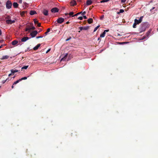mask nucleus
<instances>
[{"instance_id":"nucleus-47","label":"nucleus","mask_w":158,"mask_h":158,"mask_svg":"<svg viewBox=\"0 0 158 158\" xmlns=\"http://www.w3.org/2000/svg\"><path fill=\"white\" fill-rule=\"evenodd\" d=\"M83 18L85 19H86L87 18L86 17L85 15H83Z\"/></svg>"},{"instance_id":"nucleus-52","label":"nucleus","mask_w":158,"mask_h":158,"mask_svg":"<svg viewBox=\"0 0 158 158\" xmlns=\"http://www.w3.org/2000/svg\"><path fill=\"white\" fill-rule=\"evenodd\" d=\"M69 15V14H68V13H65V16H67V15Z\"/></svg>"},{"instance_id":"nucleus-41","label":"nucleus","mask_w":158,"mask_h":158,"mask_svg":"<svg viewBox=\"0 0 158 158\" xmlns=\"http://www.w3.org/2000/svg\"><path fill=\"white\" fill-rule=\"evenodd\" d=\"M109 31V29H108V30H105L104 31V32H105V33H106V32H108V31Z\"/></svg>"},{"instance_id":"nucleus-45","label":"nucleus","mask_w":158,"mask_h":158,"mask_svg":"<svg viewBox=\"0 0 158 158\" xmlns=\"http://www.w3.org/2000/svg\"><path fill=\"white\" fill-rule=\"evenodd\" d=\"M71 39V37H70L69 38L66 39V41H69V40L70 39Z\"/></svg>"},{"instance_id":"nucleus-34","label":"nucleus","mask_w":158,"mask_h":158,"mask_svg":"<svg viewBox=\"0 0 158 158\" xmlns=\"http://www.w3.org/2000/svg\"><path fill=\"white\" fill-rule=\"evenodd\" d=\"M27 79V77H22V78H21V79H19L20 80V81L22 80H26Z\"/></svg>"},{"instance_id":"nucleus-54","label":"nucleus","mask_w":158,"mask_h":158,"mask_svg":"<svg viewBox=\"0 0 158 158\" xmlns=\"http://www.w3.org/2000/svg\"><path fill=\"white\" fill-rule=\"evenodd\" d=\"M1 34H2V31H1V30L0 29V35H1Z\"/></svg>"},{"instance_id":"nucleus-42","label":"nucleus","mask_w":158,"mask_h":158,"mask_svg":"<svg viewBox=\"0 0 158 158\" xmlns=\"http://www.w3.org/2000/svg\"><path fill=\"white\" fill-rule=\"evenodd\" d=\"M7 80V79H6L5 80H3L2 81L3 83H4Z\"/></svg>"},{"instance_id":"nucleus-55","label":"nucleus","mask_w":158,"mask_h":158,"mask_svg":"<svg viewBox=\"0 0 158 158\" xmlns=\"http://www.w3.org/2000/svg\"><path fill=\"white\" fill-rule=\"evenodd\" d=\"M12 75V73H10V74H9L8 75V76H11V75Z\"/></svg>"},{"instance_id":"nucleus-33","label":"nucleus","mask_w":158,"mask_h":158,"mask_svg":"<svg viewBox=\"0 0 158 158\" xmlns=\"http://www.w3.org/2000/svg\"><path fill=\"white\" fill-rule=\"evenodd\" d=\"M137 24L135 22H134V23L133 24V27L134 28H136V26Z\"/></svg>"},{"instance_id":"nucleus-57","label":"nucleus","mask_w":158,"mask_h":158,"mask_svg":"<svg viewBox=\"0 0 158 158\" xmlns=\"http://www.w3.org/2000/svg\"><path fill=\"white\" fill-rule=\"evenodd\" d=\"M14 84L12 86V88H14Z\"/></svg>"},{"instance_id":"nucleus-56","label":"nucleus","mask_w":158,"mask_h":158,"mask_svg":"<svg viewBox=\"0 0 158 158\" xmlns=\"http://www.w3.org/2000/svg\"><path fill=\"white\" fill-rule=\"evenodd\" d=\"M77 1L78 2H81V0H77Z\"/></svg>"},{"instance_id":"nucleus-11","label":"nucleus","mask_w":158,"mask_h":158,"mask_svg":"<svg viewBox=\"0 0 158 158\" xmlns=\"http://www.w3.org/2000/svg\"><path fill=\"white\" fill-rule=\"evenodd\" d=\"M92 3V1L91 0H87L86 2L87 5H90Z\"/></svg>"},{"instance_id":"nucleus-13","label":"nucleus","mask_w":158,"mask_h":158,"mask_svg":"<svg viewBox=\"0 0 158 158\" xmlns=\"http://www.w3.org/2000/svg\"><path fill=\"white\" fill-rule=\"evenodd\" d=\"M43 13L46 16H47L48 15V10L45 9L44 10Z\"/></svg>"},{"instance_id":"nucleus-5","label":"nucleus","mask_w":158,"mask_h":158,"mask_svg":"<svg viewBox=\"0 0 158 158\" xmlns=\"http://www.w3.org/2000/svg\"><path fill=\"white\" fill-rule=\"evenodd\" d=\"M38 32L36 31H34L30 33V35L32 37H35L37 34Z\"/></svg>"},{"instance_id":"nucleus-18","label":"nucleus","mask_w":158,"mask_h":158,"mask_svg":"<svg viewBox=\"0 0 158 158\" xmlns=\"http://www.w3.org/2000/svg\"><path fill=\"white\" fill-rule=\"evenodd\" d=\"M18 43V41L16 40H14L12 42V44L13 45H15L17 44Z\"/></svg>"},{"instance_id":"nucleus-46","label":"nucleus","mask_w":158,"mask_h":158,"mask_svg":"<svg viewBox=\"0 0 158 158\" xmlns=\"http://www.w3.org/2000/svg\"><path fill=\"white\" fill-rule=\"evenodd\" d=\"M51 50V48L48 49L46 52V53H48Z\"/></svg>"},{"instance_id":"nucleus-22","label":"nucleus","mask_w":158,"mask_h":158,"mask_svg":"<svg viewBox=\"0 0 158 158\" xmlns=\"http://www.w3.org/2000/svg\"><path fill=\"white\" fill-rule=\"evenodd\" d=\"M73 14H74V13L73 12H70L69 14V17H68V18H69L71 16L72 17L74 16V15H73Z\"/></svg>"},{"instance_id":"nucleus-8","label":"nucleus","mask_w":158,"mask_h":158,"mask_svg":"<svg viewBox=\"0 0 158 158\" xmlns=\"http://www.w3.org/2000/svg\"><path fill=\"white\" fill-rule=\"evenodd\" d=\"M71 5L74 6L77 4L76 1L74 0H72L70 2Z\"/></svg>"},{"instance_id":"nucleus-1","label":"nucleus","mask_w":158,"mask_h":158,"mask_svg":"<svg viewBox=\"0 0 158 158\" xmlns=\"http://www.w3.org/2000/svg\"><path fill=\"white\" fill-rule=\"evenodd\" d=\"M12 3L11 2L9 1H8L6 3V7L8 9H10L11 7Z\"/></svg>"},{"instance_id":"nucleus-19","label":"nucleus","mask_w":158,"mask_h":158,"mask_svg":"<svg viewBox=\"0 0 158 158\" xmlns=\"http://www.w3.org/2000/svg\"><path fill=\"white\" fill-rule=\"evenodd\" d=\"M19 6L17 2H14L13 4V6L15 8H17Z\"/></svg>"},{"instance_id":"nucleus-27","label":"nucleus","mask_w":158,"mask_h":158,"mask_svg":"<svg viewBox=\"0 0 158 158\" xmlns=\"http://www.w3.org/2000/svg\"><path fill=\"white\" fill-rule=\"evenodd\" d=\"M34 23L35 24H37L38 23V22L37 19H34Z\"/></svg>"},{"instance_id":"nucleus-24","label":"nucleus","mask_w":158,"mask_h":158,"mask_svg":"<svg viewBox=\"0 0 158 158\" xmlns=\"http://www.w3.org/2000/svg\"><path fill=\"white\" fill-rule=\"evenodd\" d=\"M6 16L5 17V19L6 20H9L10 19V15H6Z\"/></svg>"},{"instance_id":"nucleus-23","label":"nucleus","mask_w":158,"mask_h":158,"mask_svg":"<svg viewBox=\"0 0 158 158\" xmlns=\"http://www.w3.org/2000/svg\"><path fill=\"white\" fill-rule=\"evenodd\" d=\"M105 32L103 31L102 34H101L100 35V37L102 38L104 37L105 36Z\"/></svg>"},{"instance_id":"nucleus-59","label":"nucleus","mask_w":158,"mask_h":158,"mask_svg":"<svg viewBox=\"0 0 158 158\" xmlns=\"http://www.w3.org/2000/svg\"><path fill=\"white\" fill-rule=\"evenodd\" d=\"M42 31V30L41 29L40 30V31H39V32Z\"/></svg>"},{"instance_id":"nucleus-61","label":"nucleus","mask_w":158,"mask_h":158,"mask_svg":"<svg viewBox=\"0 0 158 158\" xmlns=\"http://www.w3.org/2000/svg\"><path fill=\"white\" fill-rule=\"evenodd\" d=\"M91 9V8H90L89 9L90 10Z\"/></svg>"},{"instance_id":"nucleus-10","label":"nucleus","mask_w":158,"mask_h":158,"mask_svg":"<svg viewBox=\"0 0 158 158\" xmlns=\"http://www.w3.org/2000/svg\"><path fill=\"white\" fill-rule=\"evenodd\" d=\"M85 14H86V12L85 11H84L83 12H82V11H81V12H79V13H77L75 15H74V16H77L78 15H79V14H81L82 15H84Z\"/></svg>"},{"instance_id":"nucleus-2","label":"nucleus","mask_w":158,"mask_h":158,"mask_svg":"<svg viewBox=\"0 0 158 158\" xmlns=\"http://www.w3.org/2000/svg\"><path fill=\"white\" fill-rule=\"evenodd\" d=\"M143 18V16L140 17L139 20L135 19L134 20L135 22L137 24H139L142 22Z\"/></svg>"},{"instance_id":"nucleus-6","label":"nucleus","mask_w":158,"mask_h":158,"mask_svg":"<svg viewBox=\"0 0 158 158\" xmlns=\"http://www.w3.org/2000/svg\"><path fill=\"white\" fill-rule=\"evenodd\" d=\"M15 22V20H12L10 19L9 20H6V23L8 24H11L14 23Z\"/></svg>"},{"instance_id":"nucleus-20","label":"nucleus","mask_w":158,"mask_h":158,"mask_svg":"<svg viewBox=\"0 0 158 158\" xmlns=\"http://www.w3.org/2000/svg\"><path fill=\"white\" fill-rule=\"evenodd\" d=\"M11 73H15L19 71L18 70H17L16 69H11Z\"/></svg>"},{"instance_id":"nucleus-35","label":"nucleus","mask_w":158,"mask_h":158,"mask_svg":"<svg viewBox=\"0 0 158 158\" xmlns=\"http://www.w3.org/2000/svg\"><path fill=\"white\" fill-rule=\"evenodd\" d=\"M30 29H31V30H35V27L34 26H32V27L31 28H30Z\"/></svg>"},{"instance_id":"nucleus-40","label":"nucleus","mask_w":158,"mask_h":158,"mask_svg":"<svg viewBox=\"0 0 158 158\" xmlns=\"http://www.w3.org/2000/svg\"><path fill=\"white\" fill-rule=\"evenodd\" d=\"M145 30V29H144V30H143L142 29H140V33H141V32H143V31H144Z\"/></svg>"},{"instance_id":"nucleus-26","label":"nucleus","mask_w":158,"mask_h":158,"mask_svg":"<svg viewBox=\"0 0 158 158\" xmlns=\"http://www.w3.org/2000/svg\"><path fill=\"white\" fill-rule=\"evenodd\" d=\"M31 31V29H30V28H26L25 31H27L28 32H30Z\"/></svg>"},{"instance_id":"nucleus-25","label":"nucleus","mask_w":158,"mask_h":158,"mask_svg":"<svg viewBox=\"0 0 158 158\" xmlns=\"http://www.w3.org/2000/svg\"><path fill=\"white\" fill-rule=\"evenodd\" d=\"M28 65L25 66H24L23 67H22L21 68V69H22V70L23 69H27L28 68Z\"/></svg>"},{"instance_id":"nucleus-62","label":"nucleus","mask_w":158,"mask_h":158,"mask_svg":"<svg viewBox=\"0 0 158 158\" xmlns=\"http://www.w3.org/2000/svg\"><path fill=\"white\" fill-rule=\"evenodd\" d=\"M91 9V8H90L89 9L90 10Z\"/></svg>"},{"instance_id":"nucleus-58","label":"nucleus","mask_w":158,"mask_h":158,"mask_svg":"<svg viewBox=\"0 0 158 158\" xmlns=\"http://www.w3.org/2000/svg\"><path fill=\"white\" fill-rule=\"evenodd\" d=\"M73 134H75L76 133V132L74 131V132H73Z\"/></svg>"},{"instance_id":"nucleus-15","label":"nucleus","mask_w":158,"mask_h":158,"mask_svg":"<svg viewBox=\"0 0 158 158\" xmlns=\"http://www.w3.org/2000/svg\"><path fill=\"white\" fill-rule=\"evenodd\" d=\"M40 44H38L36 46L34 47L33 48V49L34 50H36L38 49L39 48L40 46Z\"/></svg>"},{"instance_id":"nucleus-17","label":"nucleus","mask_w":158,"mask_h":158,"mask_svg":"<svg viewBox=\"0 0 158 158\" xmlns=\"http://www.w3.org/2000/svg\"><path fill=\"white\" fill-rule=\"evenodd\" d=\"M152 31L151 29H149V31L147 32L146 35L147 36V37H148V36L149 35L151 32Z\"/></svg>"},{"instance_id":"nucleus-36","label":"nucleus","mask_w":158,"mask_h":158,"mask_svg":"<svg viewBox=\"0 0 158 158\" xmlns=\"http://www.w3.org/2000/svg\"><path fill=\"white\" fill-rule=\"evenodd\" d=\"M78 19L80 20H82L83 19V17H79L78 18Z\"/></svg>"},{"instance_id":"nucleus-16","label":"nucleus","mask_w":158,"mask_h":158,"mask_svg":"<svg viewBox=\"0 0 158 158\" xmlns=\"http://www.w3.org/2000/svg\"><path fill=\"white\" fill-rule=\"evenodd\" d=\"M30 14L31 15H33L34 14H36V12L34 10H31L30 11Z\"/></svg>"},{"instance_id":"nucleus-30","label":"nucleus","mask_w":158,"mask_h":158,"mask_svg":"<svg viewBox=\"0 0 158 158\" xmlns=\"http://www.w3.org/2000/svg\"><path fill=\"white\" fill-rule=\"evenodd\" d=\"M20 81V80L19 79V80L16 81L14 83V85H15L19 83V81Z\"/></svg>"},{"instance_id":"nucleus-29","label":"nucleus","mask_w":158,"mask_h":158,"mask_svg":"<svg viewBox=\"0 0 158 158\" xmlns=\"http://www.w3.org/2000/svg\"><path fill=\"white\" fill-rule=\"evenodd\" d=\"M100 27V25H98L95 28L94 32L97 30V29Z\"/></svg>"},{"instance_id":"nucleus-63","label":"nucleus","mask_w":158,"mask_h":158,"mask_svg":"<svg viewBox=\"0 0 158 158\" xmlns=\"http://www.w3.org/2000/svg\"><path fill=\"white\" fill-rule=\"evenodd\" d=\"M157 30L158 31V28H157Z\"/></svg>"},{"instance_id":"nucleus-4","label":"nucleus","mask_w":158,"mask_h":158,"mask_svg":"<svg viewBox=\"0 0 158 158\" xmlns=\"http://www.w3.org/2000/svg\"><path fill=\"white\" fill-rule=\"evenodd\" d=\"M64 19L62 17L58 18L57 20V22L58 23L61 24L64 21Z\"/></svg>"},{"instance_id":"nucleus-44","label":"nucleus","mask_w":158,"mask_h":158,"mask_svg":"<svg viewBox=\"0 0 158 158\" xmlns=\"http://www.w3.org/2000/svg\"><path fill=\"white\" fill-rule=\"evenodd\" d=\"M50 28H48L47 30V32L48 33L50 31Z\"/></svg>"},{"instance_id":"nucleus-14","label":"nucleus","mask_w":158,"mask_h":158,"mask_svg":"<svg viewBox=\"0 0 158 158\" xmlns=\"http://www.w3.org/2000/svg\"><path fill=\"white\" fill-rule=\"evenodd\" d=\"M67 55H68L67 53L66 54H65V55H64V56L62 58H61L60 61H62L65 60L67 57Z\"/></svg>"},{"instance_id":"nucleus-37","label":"nucleus","mask_w":158,"mask_h":158,"mask_svg":"<svg viewBox=\"0 0 158 158\" xmlns=\"http://www.w3.org/2000/svg\"><path fill=\"white\" fill-rule=\"evenodd\" d=\"M43 36H37L36 37V39H39V38H42L43 37Z\"/></svg>"},{"instance_id":"nucleus-31","label":"nucleus","mask_w":158,"mask_h":158,"mask_svg":"<svg viewBox=\"0 0 158 158\" xmlns=\"http://www.w3.org/2000/svg\"><path fill=\"white\" fill-rule=\"evenodd\" d=\"M124 12V10L123 9H120V10L119 12H118L117 13L118 14H119L120 13H122Z\"/></svg>"},{"instance_id":"nucleus-60","label":"nucleus","mask_w":158,"mask_h":158,"mask_svg":"<svg viewBox=\"0 0 158 158\" xmlns=\"http://www.w3.org/2000/svg\"><path fill=\"white\" fill-rule=\"evenodd\" d=\"M78 32H80V31H78Z\"/></svg>"},{"instance_id":"nucleus-21","label":"nucleus","mask_w":158,"mask_h":158,"mask_svg":"<svg viewBox=\"0 0 158 158\" xmlns=\"http://www.w3.org/2000/svg\"><path fill=\"white\" fill-rule=\"evenodd\" d=\"M93 19L92 18H89L87 20V22L89 24L93 22Z\"/></svg>"},{"instance_id":"nucleus-49","label":"nucleus","mask_w":158,"mask_h":158,"mask_svg":"<svg viewBox=\"0 0 158 158\" xmlns=\"http://www.w3.org/2000/svg\"><path fill=\"white\" fill-rule=\"evenodd\" d=\"M3 41L2 40H0V43H2L3 42Z\"/></svg>"},{"instance_id":"nucleus-28","label":"nucleus","mask_w":158,"mask_h":158,"mask_svg":"<svg viewBox=\"0 0 158 158\" xmlns=\"http://www.w3.org/2000/svg\"><path fill=\"white\" fill-rule=\"evenodd\" d=\"M26 13H27V11H22L20 13V15L21 16H23Z\"/></svg>"},{"instance_id":"nucleus-48","label":"nucleus","mask_w":158,"mask_h":158,"mask_svg":"<svg viewBox=\"0 0 158 158\" xmlns=\"http://www.w3.org/2000/svg\"><path fill=\"white\" fill-rule=\"evenodd\" d=\"M22 0H20L19 2L20 3H22Z\"/></svg>"},{"instance_id":"nucleus-12","label":"nucleus","mask_w":158,"mask_h":158,"mask_svg":"<svg viewBox=\"0 0 158 158\" xmlns=\"http://www.w3.org/2000/svg\"><path fill=\"white\" fill-rule=\"evenodd\" d=\"M9 56L7 55H5L3 56L1 58V60H6L8 59L9 58Z\"/></svg>"},{"instance_id":"nucleus-43","label":"nucleus","mask_w":158,"mask_h":158,"mask_svg":"<svg viewBox=\"0 0 158 158\" xmlns=\"http://www.w3.org/2000/svg\"><path fill=\"white\" fill-rule=\"evenodd\" d=\"M104 15H102L100 17V19L101 20L102 19H103L104 18Z\"/></svg>"},{"instance_id":"nucleus-50","label":"nucleus","mask_w":158,"mask_h":158,"mask_svg":"<svg viewBox=\"0 0 158 158\" xmlns=\"http://www.w3.org/2000/svg\"><path fill=\"white\" fill-rule=\"evenodd\" d=\"M70 23V22L69 21H67L66 22V24H68Z\"/></svg>"},{"instance_id":"nucleus-32","label":"nucleus","mask_w":158,"mask_h":158,"mask_svg":"<svg viewBox=\"0 0 158 158\" xmlns=\"http://www.w3.org/2000/svg\"><path fill=\"white\" fill-rule=\"evenodd\" d=\"M110 0H102L100 1L101 3L106 2L109 1Z\"/></svg>"},{"instance_id":"nucleus-53","label":"nucleus","mask_w":158,"mask_h":158,"mask_svg":"<svg viewBox=\"0 0 158 158\" xmlns=\"http://www.w3.org/2000/svg\"><path fill=\"white\" fill-rule=\"evenodd\" d=\"M48 33V32H47V31H46L45 33V34L46 35H47V34Z\"/></svg>"},{"instance_id":"nucleus-51","label":"nucleus","mask_w":158,"mask_h":158,"mask_svg":"<svg viewBox=\"0 0 158 158\" xmlns=\"http://www.w3.org/2000/svg\"><path fill=\"white\" fill-rule=\"evenodd\" d=\"M3 46V45H1V46H0V48H2Z\"/></svg>"},{"instance_id":"nucleus-9","label":"nucleus","mask_w":158,"mask_h":158,"mask_svg":"<svg viewBox=\"0 0 158 158\" xmlns=\"http://www.w3.org/2000/svg\"><path fill=\"white\" fill-rule=\"evenodd\" d=\"M29 39V38L28 37H25L21 39V41L23 42H25L27 40Z\"/></svg>"},{"instance_id":"nucleus-7","label":"nucleus","mask_w":158,"mask_h":158,"mask_svg":"<svg viewBox=\"0 0 158 158\" xmlns=\"http://www.w3.org/2000/svg\"><path fill=\"white\" fill-rule=\"evenodd\" d=\"M59 9L58 8H57L56 7H55V8H52L51 10V11L52 13H55L56 12H58L59 11Z\"/></svg>"},{"instance_id":"nucleus-38","label":"nucleus","mask_w":158,"mask_h":158,"mask_svg":"<svg viewBox=\"0 0 158 158\" xmlns=\"http://www.w3.org/2000/svg\"><path fill=\"white\" fill-rule=\"evenodd\" d=\"M37 26L38 27H41V23H38L37 24Z\"/></svg>"},{"instance_id":"nucleus-39","label":"nucleus","mask_w":158,"mask_h":158,"mask_svg":"<svg viewBox=\"0 0 158 158\" xmlns=\"http://www.w3.org/2000/svg\"><path fill=\"white\" fill-rule=\"evenodd\" d=\"M126 0H121V2L122 3H124L125 2Z\"/></svg>"},{"instance_id":"nucleus-3","label":"nucleus","mask_w":158,"mask_h":158,"mask_svg":"<svg viewBox=\"0 0 158 158\" xmlns=\"http://www.w3.org/2000/svg\"><path fill=\"white\" fill-rule=\"evenodd\" d=\"M89 26H87L85 27H79V29L80 30V31L82 30H88L89 28Z\"/></svg>"}]
</instances>
